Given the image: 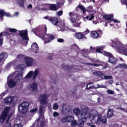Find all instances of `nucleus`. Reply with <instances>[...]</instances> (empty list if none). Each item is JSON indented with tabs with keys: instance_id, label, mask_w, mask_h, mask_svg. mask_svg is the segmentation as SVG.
<instances>
[{
	"instance_id": "nucleus-23",
	"label": "nucleus",
	"mask_w": 127,
	"mask_h": 127,
	"mask_svg": "<svg viewBox=\"0 0 127 127\" xmlns=\"http://www.w3.org/2000/svg\"><path fill=\"white\" fill-rule=\"evenodd\" d=\"M25 63L27 66H32V63H33V59L29 57H27L25 59Z\"/></svg>"
},
{
	"instance_id": "nucleus-18",
	"label": "nucleus",
	"mask_w": 127,
	"mask_h": 127,
	"mask_svg": "<svg viewBox=\"0 0 127 127\" xmlns=\"http://www.w3.org/2000/svg\"><path fill=\"white\" fill-rule=\"evenodd\" d=\"M87 122V118L85 117H82L81 119L79 120L77 122V126L79 127H84V124Z\"/></svg>"
},
{
	"instance_id": "nucleus-32",
	"label": "nucleus",
	"mask_w": 127,
	"mask_h": 127,
	"mask_svg": "<svg viewBox=\"0 0 127 127\" xmlns=\"http://www.w3.org/2000/svg\"><path fill=\"white\" fill-rule=\"evenodd\" d=\"M6 31L10 32L11 33H16V32L17 31V30L15 28H7Z\"/></svg>"
},
{
	"instance_id": "nucleus-11",
	"label": "nucleus",
	"mask_w": 127,
	"mask_h": 127,
	"mask_svg": "<svg viewBox=\"0 0 127 127\" xmlns=\"http://www.w3.org/2000/svg\"><path fill=\"white\" fill-rule=\"evenodd\" d=\"M96 123L97 125H101V123L103 124H107V117L105 116H102L101 115H98V119Z\"/></svg>"
},
{
	"instance_id": "nucleus-60",
	"label": "nucleus",
	"mask_w": 127,
	"mask_h": 127,
	"mask_svg": "<svg viewBox=\"0 0 127 127\" xmlns=\"http://www.w3.org/2000/svg\"><path fill=\"white\" fill-rule=\"evenodd\" d=\"M111 21H114V22H116L117 23L120 22V21L117 20V19H113V20H111L110 21V23H111Z\"/></svg>"
},
{
	"instance_id": "nucleus-52",
	"label": "nucleus",
	"mask_w": 127,
	"mask_h": 127,
	"mask_svg": "<svg viewBox=\"0 0 127 127\" xmlns=\"http://www.w3.org/2000/svg\"><path fill=\"white\" fill-rule=\"evenodd\" d=\"M38 110L37 108H34L33 109H31L30 110V113H35V112H37Z\"/></svg>"
},
{
	"instance_id": "nucleus-7",
	"label": "nucleus",
	"mask_w": 127,
	"mask_h": 127,
	"mask_svg": "<svg viewBox=\"0 0 127 127\" xmlns=\"http://www.w3.org/2000/svg\"><path fill=\"white\" fill-rule=\"evenodd\" d=\"M87 65H90V66H92V67H100V69L101 70H104V69H106L109 66V64L108 63H105L102 62H100L99 64H92V63H87Z\"/></svg>"
},
{
	"instance_id": "nucleus-61",
	"label": "nucleus",
	"mask_w": 127,
	"mask_h": 127,
	"mask_svg": "<svg viewBox=\"0 0 127 127\" xmlns=\"http://www.w3.org/2000/svg\"><path fill=\"white\" fill-rule=\"evenodd\" d=\"M89 32H90V30H89V29H87L85 32H84V33H85V34H88Z\"/></svg>"
},
{
	"instance_id": "nucleus-19",
	"label": "nucleus",
	"mask_w": 127,
	"mask_h": 127,
	"mask_svg": "<svg viewBox=\"0 0 127 127\" xmlns=\"http://www.w3.org/2000/svg\"><path fill=\"white\" fill-rule=\"evenodd\" d=\"M39 48L38 47V45L37 43H34L31 46V51L34 52V53H38V50Z\"/></svg>"
},
{
	"instance_id": "nucleus-15",
	"label": "nucleus",
	"mask_w": 127,
	"mask_h": 127,
	"mask_svg": "<svg viewBox=\"0 0 127 127\" xmlns=\"http://www.w3.org/2000/svg\"><path fill=\"white\" fill-rule=\"evenodd\" d=\"M7 85L9 89H12L16 85V82L14 81V79H11L7 81Z\"/></svg>"
},
{
	"instance_id": "nucleus-46",
	"label": "nucleus",
	"mask_w": 127,
	"mask_h": 127,
	"mask_svg": "<svg viewBox=\"0 0 127 127\" xmlns=\"http://www.w3.org/2000/svg\"><path fill=\"white\" fill-rule=\"evenodd\" d=\"M107 93L109 95H114L115 94V91L109 89L107 91Z\"/></svg>"
},
{
	"instance_id": "nucleus-55",
	"label": "nucleus",
	"mask_w": 127,
	"mask_h": 127,
	"mask_svg": "<svg viewBox=\"0 0 127 127\" xmlns=\"http://www.w3.org/2000/svg\"><path fill=\"white\" fill-rule=\"evenodd\" d=\"M4 15H5V16H7V17H9V16H10V14L8 12H4Z\"/></svg>"
},
{
	"instance_id": "nucleus-2",
	"label": "nucleus",
	"mask_w": 127,
	"mask_h": 127,
	"mask_svg": "<svg viewBox=\"0 0 127 127\" xmlns=\"http://www.w3.org/2000/svg\"><path fill=\"white\" fill-rule=\"evenodd\" d=\"M18 31L19 32V36L24 41V42L23 43V45L25 46H27V44H28V40H29V38H28V33L27 32V29Z\"/></svg>"
},
{
	"instance_id": "nucleus-51",
	"label": "nucleus",
	"mask_w": 127,
	"mask_h": 127,
	"mask_svg": "<svg viewBox=\"0 0 127 127\" xmlns=\"http://www.w3.org/2000/svg\"><path fill=\"white\" fill-rule=\"evenodd\" d=\"M87 125L90 127H96V126L95 125L92 124L91 123H87Z\"/></svg>"
},
{
	"instance_id": "nucleus-27",
	"label": "nucleus",
	"mask_w": 127,
	"mask_h": 127,
	"mask_svg": "<svg viewBox=\"0 0 127 127\" xmlns=\"http://www.w3.org/2000/svg\"><path fill=\"white\" fill-rule=\"evenodd\" d=\"M37 87H38L37 83L33 82L31 84V88H32L33 92H36V90H37Z\"/></svg>"
},
{
	"instance_id": "nucleus-31",
	"label": "nucleus",
	"mask_w": 127,
	"mask_h": 127,
	"mask_svg": "<svg viewBox=\"0 0 127 127\" xmlns=\"http://www.w3.org/2000/svg\"><path fill=\"white\" fill-rule=\"evenodd\" d=\"M45 109V106L41 105L39 109V114L41 116L43 114V110Z\"/></svg>"
},
{
	"instance_id": "nucleus-9",
	"label": "nucleus",
	"mask_w": 127,
	"mask_h": 127,
	"mask_svg": "<svg viewBox=\"0 0 127 127\" xmlns=\"http://www.w3.org/2000/svg\"><path fill=\"white\" fill-rule=\"evenodd\" d=\"M48 96L46 94H42L39 96V101L41 105H47L48 101H47Z\"/></svg>"
},
{
	"instance_id": "nucleus-22",
	"label": "nucleus",
	"mask_w": 127,
	"mask_h": 127,
	"mask_svg": "<svg viewBox=\"0 0 127 127\" xmlns=\"http://www.w3.org/2000/svg\"><path fill=\"white\" fill-rule=\"evenodd\" d=\"M89 110L84 109L82 111L80 115L82 118H85V119H87V118H89Z\"/></svg>"
},
{
	"instance_id": "nucleus-24",
	"label": "nucleus",
	"mask_w": 127,
	"mask_h": 127,
	"mask_svg": "<svg viewBox=\"0 0 127 127\" xmlns=\"http://www.w3.org/2000/svg\"><path fill=\"white\" fill-rule=\"evenodd\" d=\"M14 100V98H13V97H10L5 99V104H7V105H11V104L13 103Z\"/></svg>"
},
{
	"instance_id": "nucleus-16",
	"label": "nucleus",
	"mask_w": 127,
	"mask_h": 127,
	"mask_svg": "<svg viewBox=\"0 0 127 127\" xmlns=\"http://www.w3.org/2000/svg\"><path fill=\"white\" fill-rule=\"evenodd\" d=\"M70 22L72 24L74 27H80L81 23H82L81 22L78 23L76 22V19L73 17L70 18Z\"/></svg>"
},
{
	"instance_id": "nucleus-33",
	"label": "nucleus",
	"mask_w": 127,
	"mask_h": 127,
	"mask_svg": "<svg viewBox=\"0 0 127 127\" xmlns=\"http://www.w3.org/2000/svg\"><path fill=\"white\" fill-rule=\"evenodd\" d=\"M64 68L66 71H70V70H72V69H73V66L65 65L64 66Z\"/></svg>"
},
{
	"instance_id": "nucleus-36",
	"label": "nucleus",
	"mask_w": 127,
	"mask_h": 127,
	"mask_svg": "<svg viewBox=\"0 0 127 127\" xmlns=\"http://www.w3.org/2000/svg\"><path fill=\"white\" fill-rule=\"evenodd\" d=\"M71 123V127H76L77 125H78V122L76 120H72L71 122H69Z\"/></svg>"
},
{
	"instance_id": "nucleus-42",
	"label": "nucleus",
	"mask_w": 127,
	"mask_h": 127,
	"mask_svg": "<svg viewBox=\"0 0 127 127\" xmlns=\"http://www.w3.org/2000/svg\"><path fill=\"white\" fill-rule=\"evenodd\" d=\"M89 60L94 63H101V61H99L98 60L89 58Z\"/></svg>"
},
{
	"instance_id": "nucleus-44",
	"label": "nucleus",
	"mask_w": 127,
	"mask_h": 127,
	"mask_svg": "<svg viewBox=\"0 0 127 127\" xmlns=\"http://www.w3.org/2000/svg\"><path fill=\"white\" fill-rule=\"evenodd\" d=\"M59 108V106L58 105V104L57 103H55L53 105V110H57Z\"/></svg>"
},
{
	"instance_id": "nucleus-10",
	"label": "nucleus",
	"mask_w": 127,
	"mask_h": 127,
	"mask_svg": "<svg viewBox=\"0 0 127 127\" xmlns=\"http://www.w3.org/2000/svg\"><path fill=\"white\" fill-rule=\"evenodd\" d=\"M45 19H47L48 20H49V21H51L52 22V24H54V25H57L58 24V23L59 22V20H58V18L55 17H50L49 16H46L43 17Z\"/></svg>"
},
{
	"instance_id": "nucleus-50",
	"label": "nucleus",
	"mask_w": 127,
	"mask_h": 127,
	"mask_svg": "<svg viewBox=\"0 0 127 127\" xmlns=\"http://www.w3.org/2000/svg\"><path fill=\"white\" fill-rule=\"evenodd\" d=\"M17 68L21 70V71H22L23 70V67H22V65L21 64H19L17 65Z\"/></svg>"
},
{
	"instance_id": "nucleus-6",
	"label": "nucleus",
	"mask_w": 127,
	"mask_h": 127,
	"mask_svg": "<svg viewBox=\"0 0 127 127\" xmlns=\"http://www.w3.org/2000/svg\"><path fill=\"white\" fill-rule=\"evenodd\" d=\"M102 35H103V31L101 30L91 31L90 33V36L92 38H93V39L101 38Z\"/></svg>"
},
{
	"instance_id": "nucleus-56",
	"label": "nucleus",
	"mask_w": 127,
	"mask_h": 127,
	"mask_svg": "<svg viewBox=\"0 0 127 127\" xmlns=\"http://www.w3.org/2000/svg\"><path fill=\"white\" fill-rule=\"evenodd\" d=\"M96 52L97 53H102V49L97 48Z\"/></svg>"
},
{
	"instance_id": "nucleus-63",
	"label": "nucleus",
	"mask_w": 127,
	"mask_h": 127,
	"mask_svg": "<svg viewBox=\"0 0 127 127\" xmlns=\"http://www.w3.org/2000/svg\"><path fill=\"white\" fill-rule=\"evenodd\" d=\"M69 16H70L71 18H72V16H73V12H69Z\"/></svg>"
},
{
	"instance_id": "nucleus-1",
	"label": "nucleus",
	"mask_w": 127,
	"mask_h": 127,
	"mask_svg": "<svg viewBox=\"0 0 127 127\" xmlns=\"http://www.w3.org/2000/svg\"><path fill=\"white\" fill-rule=\"evenodd\" d=\"M32 31L34 32L35 35L43 39L45 44L46 43H49L55 39V36L54 35L50 34H46V32H47V27H46V25L44 26L40 29H32Z\"/></svg>"
},
{
	"instance_id": "nucleus-37",
	"label": "nucleus",
	"mask_w": 127,
	"mask_h": 127,
	"mask_svg": "<svg viewBox=\"0 0 127 127\" xmlns=\"http://www.w3.org/2000/svg\"><path fill=\"white\" fill-rule=\"evenodd\" d=\"M60 27H61V28H62L63 29H65V27L66 26L65 23H64V22L63 21H62L60 22Z\"/></svg>"
},
{
	"instance_id": "nucleus-28",
	"label": "nucleus",
	"mask_w": 127,
	"mask_h": 127,
	"mask_svg": "<svg viewBox=\"0 0 127 127\" xmlns=\"http://www.w3.org/2000/svg\"><path fill=\"white\" fill-rule=\"evenodd\" d=\"M113 116H114V112L112 111V109H109L107 115L108 119L113 118Z\"/></svg>"
},
{
	"instance_id": "nucleus-8",
	"label": "nucleus",
	"mask_w": 127,
	"mask_h": 127,
	"mask_svg": "<svg viewBox=\"0 0 127 127\" xmlns=\"http://www.w3.org/2000/svg\"><path fill=\"white\" fill-rule=\"evenodd\" d=\"M39 74V70L38 69H36L34 71L31 70L25 76L26 79H30L33 77V80H35L37 78V75Z\"/></svg>"
},
{
	"instance_id": "nucleus-64",
	"label": "nucleus",
	"mask_w": 127,
	"mask_h": 127,
	"mask_svg": "<svg viewBox=\"0 0 127 127\" xmlns=\"http://www.w3.org/2000/svg\"><path fill=\"white\" fill-rule=\"evenodd\" d=\"M28 8H32V4H29L28 5Z\"/></svg>"
},
{
	"instance_id": "nucleus-49",
	"label": "nucleus",
	"mask_w": 127,
	"mask_h": 127,
	"mask_svg": "<svg viewBox=\"0 0 127 127\" xmlns=\"http://www.w3.org/2000/svg\"><path fill=\"white\" fill-rule=\"evenodd\" d=\"M93 9V7L89 6L86 8V11H91Z\"/></svg>"
},
{
	"instance_id": "nucleus-25",
	"label": "nucleus",
	"mask_w": 127,
	"mask_h": 127,
	"mask_svg": "<svg viewBox=\"0 0 127 127\" xmlns=\"http://www.w3.org/2000/svg\"><path fill=\"white\" fill-rule=\"evenodd\" d=\"M103 18L106 20H112V17L114 18V15L112 14H105L103 16Z\"/></svg>"
},
{
	"instance_id": "nucleus-43",
	"label": "nucleus",
	"mask_w": 127,
	"mask_h": 127,
	"mask_svg": "<svg viewBox=\"0 0 127 127\" xmlns=\"http://www.w3.org/2000/svg\"><path fill=\"white\" fill-rule=\"evenodd\" d=\"M94 17H95V16H94V14H92L91 15V17H90V16H87L86 18L87 19H88V20H92V19H93Z\"/></svg>"
},
{
	"instance_id": "nucleus-35",
	"label": "nucleus",
	"mask_w": 127,
	"mask_h": 127,
	"mask_svg": "<svg viewBox=\"0 0 127 127\" xmlns=\"http://www.w3.org/2000/svg\"><path fill=\"white\" fill-rule=\"evenodd\" d=\"M18 3L21 7H24V0H18Z\"/></svg>"
},
{
	"instance_id": "nucleus-21",
	"label": "nucleus",
	"mask_w": 127,
	"mask_h": 127,
	"mask_svg": "<svg viewBox=\"0 0 127 127\" xmlns=\"http://www.w3.org/2000/svg\"><path fill=\"white\" fill-rule=\"evenodd\" d=\"M7 56H8L7 53L5 52H1L0 54V63L2 60L3 61H5V60L7 58Z\"/></svg>"
},
{
	"instance_id": "nucleus-4",
	"label": "nucleus",
	"mask_w": 127,
	"mask_h": 127,
	"mask_svg": "<svg viewBox=\"0 0 127 127\" xmlns=\"http://www.w3.org/2000/svg\"><path fill=\"white\" fill-rule=\"evenodd\" d=\"M10 110V107L7 106L4 108V111L2 112V114L0 116V124H3L4 123V121L6 120V118H7V116H8V114L9 113Z\"/></svg>"
},
{
	"instance_id": "nucleus-40",
	"label": "nucleus",
	"mask_w": 127,
	"mask_h": 127,
	"mask_svg": "<svg viewBox=\"0 0 127 127\" xmlns=\"http://www.w3.org/2000/svg\"><path fill=\"white\" fill-rule=\"evenodd\" d=\"M89 120H90V121H94V120H95L97 116H94L93 115L90 114V113H89Z\"/></svg>"
},
{
	"instance_id": "nucleus-53",
	"label": "nucleus",
	"mask_w": 127,
	"mask_h": 127,
	"mask_svg": "<svg viewBox=\"0 0 127 127\" xmlns=\"http://www.w3.org/2000/svg\"><path fill=\"white\" fill-rule=\"evenodd\" d=\"M58 42H60V43H62V42H64V39H58L57 40Z\"/></svg>"
},
{
	"instance_id": "nucleus-30",
	"label": "nucleus",
	"mask_w": 127,
	"mask_h": 127,
	"mask_svg": "<svg viewBox=\"0 0 127 127\" xmlns=\"http://www.w3.org/2000/svg\"><path fill=\"white\" fill-rule=\"evenodd\" d=\"M57 5L55 4H50L49 7L50 10H57Z\"/></svg>"
},
{
	"instance_id": "nucleus-3",
	"label": "nucleus",
	"mask_w": 127,
	"mask_h": 127,
	"mask_svg": "<svg viewBox=\"0 0 127 127\" xmlns=\"http://www.w3.org/2000/svg\"><path fill=\"white\" fill-rule=\"evenodd\" d=\"M29 103L27 102H23L20 104L18 107V110L20 114H26L29 109Z\"/></svg>"
},
{
	"instance_id": "nucleus-34",
	"label": "nucleus",
	"mask_w": 127,
	"mask_h": 127,
	"mask_svg": "<svg viewBox=\"0 0 127 127\" xmlns=\"http://www.w3.org/2000/svg\"><path fill=\"white\" fill-rule=\"evenodd\" d=\"M73 113L75 116H79L80 115V109L76 108L73 110Z\"/></svg>"
},
{
	"instance_id": "nucleus-39",
	"label": "nucleus",
	"mask_w": 127,
	"mask_h": 127,
	"mask_svg": "<svg viewBox=\"0 0 127 127\" xmlns=\"http://www.w3.org/2000/svg\"><path fill=\"white\" fill-rule=\"evenodd\" d=\"M113 76L112 75H104V80H112Z\"/></svg>"
},
{
	"instance_id": "nucleus-17",
	"label": "nucleus",
	"mask_w": 127,
	"mask_h": 127,
	"mask_svg": "<svg viewBox=\"0 0 127 127\" xmlns=\"http://www.w3.org/2000/svg\"><path fill=\"white\" fill-rule=\"evenodd\" d=\"M94 75L100 78V80H104L105 78V74L103 73L102 72L100 71H96L93 72Z\"/></svg>"
},
{
	"instance_id": "nucleus-26",
	"label": "nucleus",
	"mask_w": 127,
	"mask_h": 127,
	"mask_svg": "<svg viewBox=\"0 0 127 127\" xmlns=\"http://www.w3.org/2000/svg\"><path fill=\"white\" fill-rule=\"evenodd\" d=\"M22 78H23V76H22V72H21L17 74L15 77V80L17 82H20V80H21Z\"/></svg>"
},
{
	"instance_id": "nucleus-48",
	"label": "nucleus",
	"mask_w": 127,
	"mask_h": 127,
	"mask_svg": "<svg viewBox=\"0 0 127 127\" xmlns=\"http://www.w3.org/2000/svg\"><path fill=\"white\" fill-rule=\"evenodd\" d=\"M57 15L58 16H61L62 14H63V11L60 10L57 12Z\"/></svg>"
},
{
	"instance_id": "nucleus-29",
	"label": "nucleus",
	"mask_w": 127,
	"mask_h": 127,
	"mask_svg": "<svg viewBox=\"0 0 127 127\" xmlns=\"http://www.w3.org/2000/svg\"><path fill=\"white\" fill-rule=\"evenodd\" d=\"M121 44H122L120 42H113L112 43V47H113V48H116V49H118Z\"/></svg>"
},
{
	"instance_id": "nucleus-62",
	"label": "nucleus",
	"mask_w": 127,
	"mask_h": 127,
	"mask_svg": "<svg viewBox=\"0 0 127 127\" xmlns=\"http://www.w3.org/2000/svg\"><path fill=\"white\" fill-rule=\"evenodd\" d=\"M109 84H114V80H110L108 81Z\"/></svg>"
},
{
	"instance_id": "nucleus-45",
	"label": "nucleus",
	"mask_w": 127,
	"mask_h": 127,
	"mask_svg": "<svg viewBox=\"0 0 127 127\" xmlns=\"http://www.w3.org/2000/svg\"><path fill=\"white\" fill-rule=\"evenodd\" d=\"M60 114L56 111H55L53 113V117L54 118H56V117H58Z\"/></svg>"
},
{
	"instance_id": "nucleus-41",
	"label": "nucleus",
	"mask_w": 127,
	"mask_h": 127,
	"mask_svg": "<svg viewBox=\"0 0 127 127\" xmlns=\"http://www.w3.org/2000/svg\"><path fill=\"white\" fill-rule=\"evenodd\" d=\"M4 16V10L0 9V18H3Z\"/></svg>"
},
{
	"instance_id": "nucleus-5",
	"label": "nucleus",
	"mask_w": 127,
	"mask_h": 127,
	"mask_svg": "<svg viewBox=\"0 0 127 127\" xmlns=\"http://www.w3.org/2000/svg\"><path fill=\"white\" fill-rule=\"evenodd\" d=\"M103 54H104V55L105 56H107V57H108L109 63H111V64H113V65H116V64H117L118 61L117 60V59L114 57V55H113L112 53L105 51L103 52Z\"/></svg>"
},
{
	"instance_id": "nucleus-12",
	"label": "nucleus",
	"mask_w": 127,
	"mask_h": 127,
	"mask_svg": "<svg viewBox=\"0 0 127 127\" xmlns=\"http://www.w3.org/2000/svg\"><path fill=\"white\" fill-rule=\"evenodd\" d=\"M117 50L124 54V55H126V56H127V49L126 48L124 47V45H123V44H121V45H120V46L118 47V48H117Z\"/></svg>"
},
{
	"instance_id": "nucleus-47",
	"label": "nucleus",
	"mask_w": 127,
	"mask_h": 127,
	"mask_svg": "<svg viewBox=\"0 0 127 127\" xmlns=\"http://www.w3.org/2000/svg\"><path fill=\"white\" fill-rule=\"evenodd\" d=\"M120 66L121 68H125L126 69H127V65L126 64H120Z\"/></svg>"
},
{
	"instance_id": "nucleus-57",
	"label": "nucleus",
	"mask_w": 127,
	"mask_h": 127,
	"mask_svg": "<svg viewBox=\"0 0 127 127\" xmlns=\"http://www.w3.org/2000/svg\"><path fill=\"white\" fill-rule=\"evenodd\" d=\"M3 44V39H0V46H2V44Z\"/></svg>"
},
{
	"instance_id": "nucleus-38",
	"label": "nucleus",
	"mask_w": 127,
	"mask_h": 127,
	"mask_svg": "<svg viewBox=\"0 0 127 127\" xmlns=\"http://www.w3.org/2000/svg\"><path fill=\"white\" fill-rule=\"evenodd\" d=\"M78 8H80L81 10H82L83 13H85V12H86V8H85V7H84V6L79 5L78 6Z\"/></svg>"
},
{
	"instance_id": "nucleus-59",
	"label": "nucleus",
	"mask_w": 127,
	"mask_h": 127,
	"mask_svg": "<svg viewBox=\"0 0 127 127\" xmlns=\"http://www.w3.org/2000/svg\"><path fill=\"white\" fill-rule=\"evenodd\" d=\"M14 127H22V126L20 124H15Z\"/></svg>"
},
{
	"instance_id": "nucleus-13",
	"label": "nucleus",
	"mask_w": 127,
	"mask_h": 127,
	"mask_svg": "<svg viewBox=\"0 0 127 127\" xmlns=\"http://www.w3.org/2000/svg\"><path fill=\"white\" fill-rule=\"evenodd\" d=\"M117 50L124 54V55H126V56H127V49L126 48L124 47V45H123V44H121V45H120V46L118 47V48H117Z\"/></svg>"
},
{
	"instance_id": "nucleus-54",
	"label": "nucleus",
	"mask_w": 127,
	"mask_h": 127,
	"mask_svg": "<svg viewBox=\"0 0 127 127\" xmlns=\"http://www.w3.org/2000/svg\"><path fill=\"white\" fill-rule=\"evenodd\" d=\"M90 49L92 50V51H93V52H97V48H93V47H90Z\"/></svg>"
},
{
	"instance_id": "nucleus-20",
	"label": "nucleus",
	"mask_w": 127,
	"mask_h": 127,
	"mask_svg": "<svg viewBox=\"0 0 127 127\" xmlns=\"http://www.w3.org/2000/svg\"><path fill=\"white\" fill-rule=\"evenodd\" d=\"M73 36L76 39H83V38H85V34H84L82 32H77L73 35Z\"/></svg>"
},
{
	"instance_id": "nucleus-58",
	"label": "nucleus",
	"mask_w": 127,
	"mask_h": 127,
	"mask_svg": "<svg viewBox=\"0 0 127 127\" xmlns=\"http://www.w3.org/2000/svg\"><path fill=\"white\" fill-rule=\"evenodd\" d=\"M91 83H88L87 85H86V89H87V90H90V89H91L92 88L91 86H89V85H91Z\"/></svg>"
},
{
	"instance_id": "nucleus-14",
	"label": "nucleus",
	"mask_w": 127,
	"mask_h": 127,
	"mask_svg": "<svg viewBox=\"0 0 127 127\" xmlns=\"http://www.w3.org/2000/svg\"><path fill=\"white\" fill-rule=\"evenodd\" d=\"M73 120H74V117L68 116L62 118L61 119V122L63 123V124H66V123H69V122H72Z\"/></svg>"
}]
</instances>
